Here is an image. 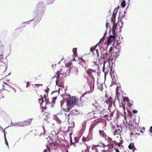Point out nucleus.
I'll list each match as a JSON object with an SVG mask.
<instances>
[{"label":"nucleus","mask_w":152,"mask_h":152,"mask_svg":"<svg viewBox=\"0 0 152 152\" xmlns=\"http://www.w3.org/2000/svg\"><path fill=\"white\" fill-rule=\"evenodd\" d=\"M90 73L91 74L92 73H94L95 72V70L93 69H91L90 70Z\"/></svg>","instance_id":"nucleus-44"},{"label":"nucleus","mask_w":152,"mask_h":152,"mask_svg":"<svg viewBox=\"0 0 152 152\" xmlns=\"http://www.w3.org/2000/svg\"><path fill=\"white\" fill-rule=\"evenodd\" d=\"M58 86H60L61 87H63L64 86V85L63 84H61V83L59 85H58Z\"/></svg>","instance_id":"nucleus-49"},{"label":"nucleus","mask_w":152,"mask_h":152,"mask_svg":"<svg viewBox=\"0 0 152 152\" xmlns=\"http://www.w3.org/2000/svg\"><path fill=\"white\" fill-rule=\"evenodd\" d=\"M109 143L108 145L109 146L112 148L117 145V142L115 140H113L112 138L109 137H107V140H106Z\"/></svg>","instance_id":"nucleus-7"},{"label":"nucleus","mask_w":152,"mask_h":152,"mask_svg":"<svg viewBox=\"0 0 152 152\" xmlns=\"http://www.w3.org/2000/svg\"><path fill=\"white\" fill-rule=\"evenodd\" d=\"M98 123L97 122L95 121L92 122L91 123L89 130L90 131H92L93 129L97 125Z\"/></svg>","instance_id":"nucleus-16"},{"label":"nucleus","mask_w":152,"mask_h":152,"mask_svg":"<svg viewBox=\"0 0 152 152\" xmlns=\"http://www.w3.org/2000/svg\"><path fill=\"white\" fill-rule=\"evenodd\" d=\"M56 99V97H53L52 98V99L53 101H52L51 103L55 102V100Z\"/></svg>","instance_id":"nucleus-37"},{"label":"nucleus","mask_w":152,"mask_h":152,"mask_svg":"<svg viewBox=\"0 0 152 152\" xmlns=\"http://www.w3.org/2000/svg\"><path fill=\"white\" fill-rule=\"evenodd\" d=\"M90 148V146H87V150L88 151H89V150Z\"/></svg>","instance_id":"nucleus-50"},{"label":"nucleus","mask_w":152,"mask_h":152,"mask_svg":"<svg viewBox=\"0 0 152 152\" xmlns=\"http://www.w3.org/2000/svg\"><path fill=\"white\" fill-rule=\"evenodd\" d=\"M70 112L71 115H77L79 113L78 110L75 109H72V110H70Z\"/></svg>","instance_id":"nucleus-21"},{"label":"nucleus","mask_w":152,"mask_h":152,"mask_svg":"<svg viewBox=\"0 0 152 152\" xmlns=\"http://www.w3.org/2000/svg\"><path fill=\"white\" fill-rule=\"evenodd\" d=\"M77 98L75 96L70 97L67 102L66 106L67 108L71 109L75 105H77Z\"/></svg>","instance_id":"nucleus-3"},{"label":"nucleus","mask_w":152,"mask_h":152,"mask_svg":"<svg viewBox=\"0 0 152 152\" xmlns=\"http://www.w3.org/2000/svg\"><path fill=\"white\" fill-rule=\"evenodd\" d=\"M87 82L91 89L93 88L94 86V81L87 80Z\"/></svg>","instance_id":"nucleus-18"},{"label":"nucleus","mask_w":152,"mask_h":152,"mask_svg":"<svg viewBox=\"0 0 152 152\" xmlns=\"http://www.w3.org/2000/svg\"><path fill=\"white\" fill-rule=\"evenodd\" d=\"M4 83L5 85H7V86L8 87H11V86L7 84V83L5 82H4Z\"/></svg>","instance_id":"nucleus-47"},{"label":"nucleus","mask_w":152,"mask_h":152,"mask_svg":"<svg viewBox=\"0 0 152 152\" xmlns=\"http://www.w3.org/2000/svg\"><path fill=\"white\" fill-rule=\"evenodd\" d=\"M125 126L126 127V128H127V127H128L129 129L130 130L133 129V128L132 124H126Z\"/></svg>","instance_id":"nucleus-23"},{"label":"nucleus","mask_w":152,"mask_h":152,"mask_svg":"<svg viewBox=\"0 0 152 152\" xmlns=\"http://www.w3.org/2000/svg\"><path fill=\"white\" fill-rule=\"evenodd\" d=\"M121 6L123 8L124 7L126 6L125 1V0H123L122 2Z\"/></svg>","instance_id":"nucleus-30"},{"label":"nucleus","mask_w":152,"mask_h":152,"mask_svg":"<svg viewBox=\"0 0 152 152\" xmlns=\"http://www.w3.org/2000/svg\"><path fill=\"white\" fill-rule=\"evenodd\" d=\"M131 105H132V104H129V107H130Z\"/></svg>","instance_id":"nucleus-59"},{"label":"nucleus","mask_w":152,"mask_h":152,"mask_svg":"<svg viewBox=\"0 0 152 152\" xmlns=\"http://www.w3.org/2000/svg\"><path fill=\"white\" fill-rule=\"evenodd\" d=\"M101 56L100 57V59L99 61H101V63H103V72H104V65L105 61L106 59L107 60H109L110 59V53L107 52V50H104L101 52Z\"/></svg>","instance_id":"nucleus-1"},{"label":"nucleus","mask_w":152,"mask_h":152,"mask_svg":"<svg viewBox=\"0 0 152 152\" xmlns=\"http://www.w3.org/2000/svg\"><path fill=\"white\" fill-rule=\"evenodd\" d=\"M124 100L125 101H126L127 102H129V99L127 97H125L124 98Z\"/></svg>","instance_id":"nucleus-35"},{"label":"nucleus","mask_w":152,"mask_h":152,"mask_svg":"<svg viewBox=\"0 0 152 152\" xmlns=\"http://www.w3.org/2000/svg\"><path fill=\"white\" fill-rule=\"evenodd\" d=\"M99 146V145H93L91 147L92 151L91 152H98V149L96 147Z\"/></svg>","instance_id":"nucleus-20"},{"label":"nucleus","mask_w":152,"mask_h":152,"mask_svg":"<svg viewBox=\"0 0 152 152\" xmlns=\"http://www.w3.org/2000/svg\"><path fill=\"white\" fill-rule=\"evenodd\" d=\"M71 124H72V126H70V127L72 128H73L75 126L74 123L73 121H72L71 122Z\"/></svg>","instance_id":"nucleus-41"},{"label":"nucleus","mask_w":152,"mask_h":152,"mask_svg":"<svg viewBox=\"0 0 152 152\" xmlns=\"http://www.w3.org/2000/svg\"><path fill=\"white\" fill-rule=\"evenodd\" d=\"M77 98L75 96L70 97L67 102L66 106L67 108L71 109L75 105H77Z\"/></svg>","instance_id":"nucleus-4"},{"label":"nucleus","mask_w":152,"mask_h":152,"mask_svg":"<svg viewBox=\"0 0 152 152\" xmlns=\"http://www.w3.org/2000/svg\"><path fill=\"white\" fill-rule=\"evenodd\" d=\"M29 85V83L28 82L27 83V85H26V87H28Z\"/></svg>","instance_id":"nucleus-56"},{"label":"nucleus","mask_w":152,"mask_h":152,"mask_svg":"<svg viewBox=\"0 0 152 152\" xmlns=\"http://www.w3.org/2000/svg\"><path fill=\"white\" fill-rule=\"evenodd\" d=\"M43 130H44V133H45V129H44V127L43 126Z\"/></svg>","instance_id":"nucleus-63"},{"label":"nucleus","mask_w":152,"mask_h":152,"mask_svg":"<svg viewBox=\"0 0 152 152\" xmlns=\"http://www.w3.org/2000/svg\"><path fill=\"white\" fill-rule=\"evenodd\" d=\"M113 82L114 83H115V82H116V80H114V78H113Z\"/></svg>","instance_id":"nucleus-57"},{"label":"nucleus","mask_w":152,"mask_h":152,"mask_svg":"<svg viewBox=\"0 0 152 152\" xmlns=\"http://www.w3.org/2000/svg\"><path fill=\"white\" fill-rule=\"evenodd\" d=\"M116 50H117L116 48L111 47L109 51V52L110 53V57L111 56H115L116 55L117 53L115 51Z\"/></svg>","instance_id":"nucleus-9"},{"label":"nucleus","mask_w":152,"mask_h":152,"mask_svg":"<svg viewBox=\"0 0 152 152\" xmlns=\"http://www.w3.org/2000/svg\"><path fill=\"white\" fill-rule=\"evenodd\" d=\"M95 51H96V52L97 53L98 56H99V53H98V50H96Z\"/></svg>","instance_id":"nucleus-53"},{"label":"nucleus","mask_w":152,"mask_h":152,"mask_svg":"<svg viewBox=\"0 0 152 152\" xmlns=\"http://www.w3.org/2000/svg\"><path fill=\"white\" fill-rule=\"evenodd\" d=\"M45 97V102L43 99H39V103L40 104L41 107L43 108L44 107V106H46V104L47 102H48L49 101H48L47 100L46 95L45 94L44 96Z\"/></svg>","instance_id":"nucleus-8"},{"label":"nucleus","mask_w":152,"mask_h":152,"mask_svg":"<svg viewBox=\"0 0 152 152\" xmlns=\"http://www.w3.org/2000/svg\"><path fill=\"white\" fill-rule=\"evenodd\" d=\"M122 108L124 111V115L125 116V114H126V112H125V105H122Z\"/></svg>","instance_id":"nucleus-39"},{"label":"nucleus","mask_w":152,"mask_h":152,"mask_svg":"<svg viewBox=\"0 0 152 152\" xmlns=\"http://www.w3.org/2000/svg\"><path fill=\"white\" fill-rule=\"evenodd\" d=\"M57 122L59 124H61V123L62 121L58 118H57L56 119Z\"/></svg>","instance_id":"nucleus-34"},{"label":"nucleus","mask_w":152,"mask_h":152,"mask_svg":"<svg viewBox=\"0 0 152 152\" xmlns=\"http://www.w3.org/2000/svg\"><path fill=\"white\" fill-rule=\"evenodd\" d=\"M99 46V45L98 46H97L96 45V46L94 47L91 48H90V51H91L92 52H93L95 50V49L96 48Z\"/></svg>","instance_id":"nucleus-28"},{"label":"nucleus","mask_w":152,"mask_h":152,"mask_svg":"<svg viewBox=\"0 0 152 152\" xmlns=\"http://www.w3.org/2000/svg\"><path fill=\"white\" fill-rule=\"evenodd\" d=\"M47 139L48 141L50 144H51L52 143V140L50 138H47Z\"/></svg>","instance_id":"nucleus-36"},{"label":"nucleus","mask_w":152,"mask_h":152,"mask_svg":"<svg viewBox=\"0 0 152 152\" xmlns=\"http://www.w3.org/2000/svg\"><path fill=\"white\" fill-rule=\"evenodd\" d=\"M61 72V71H58L56 73V75H57V76H56V85H58L59 84L60 80V75H62L61 73H60Z\"/></svg>","instance_id":"nucleus-12"},{"label":"nucleus","mask_w":152,"mask_h":152,"mask_svg":"<svg viewBox=\"0 0 152 152\" xmlns=\"http://www.w3.org/2000/svg\"><path fill=\"white\" fill-rule=\"evenodd\" d=\"M35 86H38V87H39V86H42V84H35L34 85Z\"/></svg>","instance_id":"nucleus-52"},{"label":"nucleus","mask_w":152,"mask_h":152,"mask_svg":"<svg viewBox=\"0 0 152 152\" xmlns=\"http://www.w3.org/2000/svg\"><path fill=\"white\" fill-rule=\"evenodd\" d=\"M81 59L82 60V61L83 62H84V60H83V59H82V58H81Z\"/></svg>","instance_id":"nucleus-64"},{"label":"nucleus","mask_w":152,"mask_h":152,"mask_svg":"<svg viewBox=\"0 0 152 152\" xmlns=\"http://www.w3.org/2000/svg\"><path fill=\"white\" fill-rule=\"evenodd\" d=\"M134 146V145L133 144L131 143L129 145L128 147L129 149H131L133 148V147Z\"/></svg>","instance_id":"nucleus-31"},{"label":"nucleus","mask_w":152,"mask_h":152,"mask_svg":"<svg viewBox=\"0 0 152 152\" xmlns=\"http://www.w3.org/2000/svg\"><path fill=\"white\" fill-rule=\"evenodd\" d=\"M115 34H116L115 32L114 34H113V35H110L109 36V37L108 38V40L107 42V45H109L111 42L115 38V37L114 36Z\"/></svg>","instance_id":"nucleus-14"},{"label":"nucleus","mask_w":152,"mask_h":152,"mask_svg":"<svg viewBox=\"0 0 152 152\" xmlns=\"http://www.w3.org/2000/svg\"><path fill=\"white\" fill-rule=\"evenodd\" d=\"M149 131L151 133H152V126L150 127L149 129Z\"/></svg>","instance_id":"nucleus-45"},{"label":"nucleus","mask_w":152,"mask_h":152,"mask_svg":"<svg viewBox=\"0 0 152 152\" xmlns=\"http://www.w3.org/2000/svg\"><path fill=\"white\" fill-rule=\"evenodd\" d=\"M62 127H61V125H60V126H59V129H61V128H62Z\"/></svg>","instance_id":"nucleus-60"},{"label":"nucleus","mask_w":152,"mask_h":152,"mask_svg":"<svg viewBox=\"0 0 152 152\" xmlns=\"http://www.w3.org/2000/svg\"><path fill=\"white\" fill-rule=\"evenodd\" d=\"M121 131V129H117L116 130H115V133H119Z\"/></svg>","instance_id":"nucleus-32"},{"label":"nucleus","mask_w":152,"mask_h":152,"mask_svg":"<svg viewBox=\"0 0 152 152\" xmlns=\"http://www.w3.org/2000/svg\"><path fill=\"white\" fill-rule=\"evenodd\" d=\"M45 5L42 2L39 3L37 5L34 13H36L39 16L41 17L43 15V13L45 10ZM37 16L36 15H35Z\"/></svg>","instance_id":"nucleus-2"},{"label":"nucleus","mask_w":152,"mask_h":152,"mask_svg":"<svg viewBox=\"0 0 152 152\" xmlns=\"http://www.w3.org/2000/svg\"><path fill=\"white\" fill-rule=\"evenodd\" d=\"M2 86H3V88L4 89V90H7V89H8V88H10V87H11H11H8V86H7V85L5 86L4 85H3Z\"/></svg>","instance_id":"nucleus-29"},{"label":"nucleus","mask_w":152,"mask_h":152,"mask_svg":"<svg viewBox=\"0 0 152 152\" xmlns=\"http://www.w3.org/2000/svg\"><path fill=\"white\" fill-rule=\"evenodd\" d=\"M56 64H52V67L53 68H54V67H55L56 66Z\"/></svg>","instance_id":"nucleus-51"},{"label":"nucleus","mask_w":152,"mask_h":152,"mask_svg":"<svg viewBox=\"0 0 152 152\" xmlns=\"http://www.w3.org/2000/svg\"><path fill=\"white\" fill-rule=\"evenodd\" d=\"M115 150L116 151V152H119V151L118 149H115Z\"/></svg>","instance_id":"nucleus-58"},{"label":"nucleus","mask_w":152,"mask_h":152,"mask_svg":"<svg viewBox=\"0 0 152 152\" xmlns=\"http://www.w3.org/2000/svg\"><path fill=\"white\" fill-rule=\"evenodd\" d=\"M11 124L12 126H15L16 127L18 126V124H15V123H12V122H11Z\"/></svg>","instance_id":"nucleus-43"},{"label":"nucleus","mask_w":152,"mask_h":152,"mask_svg":"<svg viewBox=\"0 0 152 152\" xmlns=\"http://www.w3.org/2000/svg\"><path fill=\"white\" fill-rule=\"evenodd\" d=\"M3 132L4 133V139H5V144L7 145V147L8 148H9L8 142L7 141V140L6 138V134L5 133V132L4 130H3Z\"/></svg>","instance_id":"nucleus-24"},{"label":"nucleus","mask_w":152,"mask_h":152,"mask_svg":"<svg viewBox=\"0 0 152 152\" xmlns=\"http://www.w3.org/2000/svg\"><path fill=\"white\" fill-rule=\"evenodd\" d=\"M93 138V134L92 131H90L89 130V133L87 136V138L88 140H86V141H88L91 139H92Z\"/></svg>","instance_id":"nucleus-19"},{"label":"nucleus","mask_w":152,"mask_h":152,"mask_svg":"<svg viewBox=\"0 0 152 152\" xmlns=\"http://www.w3.org/2000/svg\"><path fill=\"white\" fill-rule=\"evenodd\" d=\"M47 146V149H45L43 151V152H49V147L48 146Z\"/></svg>","instance_id":"nucleus-33"},{"label":"nucleus","mask_w":152,"mask_h":152,"mask_svg":"<svg viewBox=\"0 0 152 152\" xmlns=\"http://www.w3.org/2000/svg\"><path fill=\"white\" fill-rule=\"evenodd\" d=\"M32 121V119H29L27 120V121H24V124H26L25 126L29 125H30Z\"/></svg>","instance_id":"nucleus-22"},{"label":"nucleus","mask_w":152,"mask_h":152,"mask_svg":"<svg viewBox=\"0 0 152 152\" xmlns=\"http://www.w3.org/2000/svg\"><path fill=\"white\" fill-rule=\"evenodd\" d=\"M115 15L114 13H113L112 17L110 18V20L111 22L113 23V28L112 29V34H113L115 33V30L116 29V28L117 27V25H115Z\"/></svg>","instance_id":"nucleus-6"},{"label":"nucleus","mask_w":152,"mask_h":152,"mask_svg":"<svg viewBox=\"0 0 152 152\" xmlns=\"http://www.w3.org/2000/svg\"><path fill=\"white\" fill-rule=\"evenodd\" d=\"M77 50V48H74L73 49V52L74 54H75V53H76Z\"/></svg>","instance_id":"nucleus-38"},{"label":"nucleus","mask_w":152,"mask_h":152,"mask_svg":"<svg viewBox=\"0 0 152 152\" xmlns=\"http://www.w3.org/2000/svg\"><path fill=\"white\" fill-rule=\"evenodd\" d=\"M104 116L106 119H107V120L111 119V117L113 116V115L112 113H111L110 114L108 113L106 114V112L105 113L104 115Z\"/></svg>","instance_id":"nucleus-17"},{"label":"nucleus","mask_w":152,"mask_h":152,"mask_svg":"<svg viewBox=\"0 0 152 152\" xmlns=\"http://www.w3.org/2000/svg\"><path fill=\"white\" fill-rule=\"evenodd\" d=\"M41 18H40L39 19V20H38V21H37V22H39V20H41Z\"/></svg>","instance_id":"nucleus-62"},{"label":"nucleus","mask_w":152,"mask_h":152,"mask_svg":"<svg viewBox=\"0 0 152 152\" xmlns=\"http://www.w3.org/2000/svg\"><path fill=\"white\" fill-rule=\"evenodd\" d=\"M3 51H1V54L0 56V60L3 58Z\"/></svg>","instance_id":"nucleus-40"},{"label":"nucleus","mask_w":152,"mask_h":152,"mask_svg":"<svg viewBox=\"0 0 152 152\" xmlns=\"http://www.w3.org/2000/svg\"><path fill=\"white\" fill-rule=\"evenodd\" d=\"M3 48H4V46H0V49H3Z\"/></svg>","instance_id":"nucleus-55"},{"label":"nucleus","mask_w":152,"mask_h":152,"mask_svg":"<svg viewBox=\"0 0 152 152\" xmlns=\"http://www.w3.org/2000/svg\"><path fill=\"white\" fill-rule=\"evenodd\" d=\"M106 34H107V32H106L104 33L103 37L100 39V41L98 43L96 44L97 46H98V45H99L100 43V42L104 39V37L106 36Z\"/></svg>","instance_id":"nucleus-25"},{"label":"nucleus","mask_w":152,"mask_h":152,"mask_svg":"<svg viewBox=\"0 0 152 152\" xmlns=\"http://www.w3.org/2000/svg\"><path fill=\"white\" fill-rule=\"evenodd\" d=\"M109 24V23H108L107 22L106 23V27L107 28H108V25Z\"/></svg>","instance_id":"nucleus-48"},{"label":"nucleus","mask_w":152,"mask_h":152,"mask_svg":"<svg viewBox=\"0 0 152 152\" xmlns=\"http://www.w3.org/2000/svg\"><path fill=\"white\" fill-rule=\"evenodd\" d=\"M112 98L111 97H110L109 100L107 99L106 100V102L107 104H109L110 102H112Z\"/></svg>","instance_id":"nucleus-26"},{"label":"nucleus","mask_w":152,"mask_h":152,"mask_svg":"<svg viewBox=\"0 0 152 152\" xmlns=\"http://www.w3.org/2000/svg\"><path fill=\"white\" fill-rule=\"evenodd\" d=\"M130 135L131 136V135H132L133 134V133L132 132L130 134Z\"/></svg>","instance_id":"nucleus-61"},{"label":"nucleus","mask_w":152,"mask_h":152,"mask_svg":"<svg viewBox=\"0 0 152 152\" xmlns=\"http://www.w3.org/2000/svg\"><path fill=\"white\" fill-rule=\"evenodd\" d=\"M49 88H48V87H47V88L46 90L45 91V92H47V93H48V91L49 90Z\"/></svg>","instance_id":"nucleus-46"},{"label":"nucleus","mask_w":152,"mask_h":152,"mask_svg":"<svg viewBox=\"0 0 152 152\" xmlns=\"http://www.w3.org/2000/svg\"><path fill=\"white\" fill-rule=\"evenodd\" d=\"M71 109L67 108L66 110L65 109H64V111L65 112L64 114L66 116H66H67V118L69 120V116L71 115L70 110ZM68 122H69V120H68Z\"/></svg>","instance_id":"nucleus-13"},{"label":"nucleus","mask_w":152,"mask_h":152,"mask_svg":"<svg viewBox=\"0 0 152 152\" xmlns=\"http://www.w3.org/2000/svg\"><path fill=\"white\" fill-rule=\"evenodd\" d=\"M99 132L100 137H102L103 138H104L105 140H107V137H109L106 135L103 131L99 130Z\"/></svg>","instance_id":"nucleus-11"},{"label":"nucleus","mask_w":152,"mask_h":152,"mask_svg":"<svg viewBox=\"0 0 152 152\" xmlns=\"http://www.w3.org/2000/svg\"><path fill=\"white\" fill-rule=\"evenodd\" d=\"M69 71L72 73L77 74L78 72V70L77 68L75 66H72L70 68Z\"/></svg>","instance_id":"nucleus-15"},{"label":"nucleus","mask_w":152,"mask_h":152,"mask_svg":"<svg viewBox=\"0 0 152 152\" xmlns=\"http://www.w3.org/2000/svg\"><path fill=\"white\" fill-rule=\"evenodd\" d=\"M25 124H24V122L20 123L18 124V126L17 127H18V126H25Z\"/></svg>","instance_id":"nucleus-27"},{"label":"nucleus","mask_w":152,"mask_h":152,"mask_svg":"<svg viewBox=\"0 0 152 152\" xmlns=\"http://www.w3.org/2000/svg\"><path fill=\"white\" fill-rule=\"evenodd\" d=\"M11 87L12 88V89H13V90L15 92H15H16V90H15V89L14 88H13V87Z\"/></svg>","instance_id":"nucleus-54"},{"label":"nucleus","mask_w":152,"mask_h":152,"mask_svg":"<svg viewBox=\"0 0 152 152\" xmlns=\"http://www.w3.org/2000/svg\"><path fill=\"white\" fill-rule=\"evenodd\" d=\"M132 112L134 114H136L137 112V110H133Z\"/></svg>","instance_id":"nucleus-42"},{"label":"nucleus","mask_w":152,"mask_h":152,"mask_svg":"<svg viewBox=\"0 0 152 152\" xmlns=\"http://www.w3.org/2000/svg\"><path fill=\"white\" fill-rule=\"evenodd\" d=\"M49 148V152H54L58 149V145L54 144Z\"/></svg>","instance_id":"nucleus-10"},{"label":"nucleus","mask_w":152,"mask_h":152,"mask_svg":"<svg viewBox=\"0 0 152 152\" xmlns=\"http://www.w3.org/2000/svg\"><path fill=\"white\" fill-rule=\"evenodd\" d=\"M91 105L94 107L95 110L100 114H102L103 115H104L105 112V110L100 107L99 104L96 100L94 101Z\"/></svg>","instance_id":"nucleus-5"}]
</instances>
